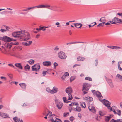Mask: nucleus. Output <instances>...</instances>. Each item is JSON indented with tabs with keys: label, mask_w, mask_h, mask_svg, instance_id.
I'll return each instance as SVG.
<instances>
[{
	"label": "nucleus",
	"mask_w": 122,
	"mask_h": 122,
	"mask_svg": "<svg viewBox=\"0 0 122 122\" xmlns=\"http://www.w3.org/2000/svg\"><path fill=\"white\" fill-rule=\"evenodd\" d=\"M12 35L14 37H18L21 41L27 40L30 38L28 33L25 31L14 32L12 33Z\"/></svg>",
	"instance_id": "1"
},
{
	"label": "nucleus",
	"mask_w": 122,
	"mask_h": 122,
	"mask_svg": "<svg viewBox=\"0 0 122 122\" xmlns=\"http://www.w3.org/2000/svg\"><path fill=\"white\" fill-rule=\"evenodd\" d=\"M49 120L52 122H62L60 119L56 118L55 116L50 113L47 115Z\"/></svg>",
	"instance_id": "2"
},
{
	"label": "nucleus",
	"mask_w": 122,
	"mask_h": 122,
	"mask_svg": "<svg viewBox=\"0 0 122 122\" xmlns=\"http://www.w3.org/2000/svg\"><path fill=\"white\" fill-rule=\"evenodd\" d=\"M55 101L56 105L59 109H61L63 106V103L61 102L59 100L56 98L55 99Z\"/></svg>",
	"instance_id": "3"
},
{
	"label": "nucleus",
	"mask_w": 122,
	"mask_h": 122,
	"mask_svg": "<svg viewBox=\"0 0 122 122\" xmlns=\"http://www.w3.org/2000/svg\"><path fill=\"white\" fill-rule=\"evenodd\" d=\"M109 22L112 24H115L116 23H122V20L116 17L112 19V21H110Z\"/></svg>",
	"instance_id": "4"
},
{
	"label": "nucleus",
	"mask_w": 122,
	"mask_h": 122,
	"mask_svg": "<svg viewBox=\"0 0 122 122\" xmlns=\"http://www.w3.org/2000/svg\"><path fill=\"white\" fill-rule=\"evenodd\" d=\"M91 87V85L88 83H83V85L82 91L84 90L88 91Z\"/></svg>",
	"instance_id": "5"
},
{
	"label": "nucleus",
	"mask_w": 122,
	"mask_h": 122,
	"mask_svg": "<svg viewBox=\"0 0 122 122\" xmlns=\"http://www.w3.org/2000/svg\"><path fill=\"white\" fill-rule=\"evenodd\" d=\"M58 56L59 58L62 59H65L67 57L65 53L61 51L58 53Z\"/></svg>",
	"instance_id": "6"
},
{
	"label": "nucleus",
	"mask_w": 122,
	"mask_h": 122,
	"mask_svg": "<svg viewBox=\"0 0 122 122\" xmlns=\"http://www.w3.org/2000/svg\"><path fill=\"white\" fill-rule=\"evenodd\" d=\"M40 68V66L39 64L34 65L32 67V70L33 71H37L39 70Z\"/></svg>",
	"instance_id": "7"
},
{
	"label": "nucleus",
	"mask_w": 122,
	"mask_h": 122,
	"mask_svg": "<svg viewBox=\"0 0 122 122\" xmlns=\"http://www.w3.org/2000/svg\"><path fill=\"white\" fill-rule=\"evenodd\" d=\"M92 92L95 96H97L98 98H100L102 97V95L100 92L98 91H96L94 90H92Z\"/></svg>",
	"instance_id": "8"
},
{
	"label": "nucleus",
	"mask_w": 122,
	"mask_h": 122,
	"mask_svg": "<svg viewBox=\"0 0 122 122\" xmlns=\"http://www.w3.org/2000/svg\"><path fill=\"white\" fill-rule=\"evenodd\" d=\"M101 102L103 103L104 105L107 107L108 108L110 106V103L108 101L105 99H103L102 100Z\"/></svg>",
	"instance_id": "9"
},
{
	"label": "nucleus",
	"mask_w": 122,
	"mask_h": 122,
	"mask_svg": "<svg viewBox=\"0 0 122 122\" xmlns=\"http://www.w3.org/2000/svg\"><path fill=\"white\" fill-rule=\"evenodd\" d=\"M0 116L4 118H10L8 115L7 114L2 112L0 113Z\"/></svg>",
	"instance_id": "10"
},
{
	"label": "nucleus",
	"mask_w": 122,
	"mask_h": 122,
	"mask_svg": "<svg viewBox=\"0 0 122 122\" xmlns=\"http://www.w3.org/2000/svg\"><path fill=\"white\" fill-rule=\"evenodd\" d=\"M3 40L4 41L10 42L11 41V38L6 36H4L3 38Z\"/></svg>",
	"instance_id": "11"
},
{
	"label": "nucleus",
	"mask_w": 122,
	"mask_h": 122,
	"mask_svg": "<svg viewBox=\"0 0 122 122\" xmlns=\"http://www.w3.org/2000/svg\"><path fill=\"white\" fill-rule=\"evenodd\" d=\"M43 64L44 66H50L51 65V63L49 61H46L43 62Z\"/></svg>",
	"instance_id": "12"
},
{
	"label": "nucleus",
	"mask_w": 122,
	"mask_h": 122,
	"mask_svg": "<svg viewBox=\"0 0 122 122\" xmlns=\"http://www.w3.org/2000/svg\"><path fill=\"white\" fill-rule=\"evenodd\" d=\"M58 92V88L56 87H53V89L51 90V93L53 94L56 93Z\"/></svg>",
	"instance_id": "13"
},
{
	"label": "nucleus",
	"mask_w": 122,
	"mask_h": 122,
	"mask_svg": "<svg viewBox=\"0 0 122 122\" xmlns=\"http://www.w3.org/2000/svg\"><path fill=\"white\" fill-rule=\"evenodd\" d=\"M14 65L19 69L22 70L23 69V67L21 63H16Z\"/></svg>",
	"instance_id": "14"
},
{
	"label": "nucleus",
	"mask_w": 122,
	"mask_h": 122,
	"mask_svg": "<svg viewBox=\"0 0 122 122\" xmlns=\"http://www.w3.org/2000/svg\"><path fill=\"white\" fill-rule=\"evenodd\" d=\"M66 92L68 94L71 93L72 92V90L71 87H69L66 88Z\"/></svg>",
	"instance_id": "15"
},
{
	"label": "nucleus",
	"mask_w": 122,
	"mask_h": 122,
	"mask_svg": "<svg viewBox=\"0 0 122 122\" xmlns=\"http://www.w3.org/2000/svg\"><path fill=\"white\" fill-rule=\"evenodd\" d=\"M106 80L108 83L109 85L111 87H114L113 85L112 84V80L110 79H107L106 78Z\"/></svg>",
	"instance_id": "16"
},
{
	"label": "nucleus",
	"mask_w": 122,
	"mask_h": 122,
	"mask_svg": "<svg viewBox=\"0 0 122 122\" xmlns=\"http://www.w3.org/2000/svg\"><path fill=\"white\" fill-rule=\"evenodd\" d=\"M32 43V41H27L26 42H22V44L24 46H28Z\"/></svg>",
	"instance_id": "17"
},
{
	"label": "nucleus",
	"mask_w": 122,
	"mask_h": 122,
	"mask_svg": "<svg viewBox=\"0 0 122 122\" xmlns=\"http://www.w3.org/2000/svg\"><path fill=\"white\" fill-rule=\"evenodd\" d=\"M74 24L75 26L78 28H80L82 26V24L81 23H75Z\"/></svg>",
	"instance_id": "18"
},
{
	"label": "nucleus",
	"mask_w": 122,
	"mask_h": 122,
	"mask_svg": "<svg viewBox=\"0 0 122 122\" xmlns=\"http://www.w3.org/2000/svg\"><path fill=\"white\" fill-rule=\"evenodd\" d=\"M41 8H47L49 9H51V7L49 5H40Z\"/></svg>",
	"instance_id": "19"
},
{
	"label": "nucleus",
	"mask_w": 122,
	"mask_h": 122,
	"mask_svg": "<svg viewBox=\"0 0 122 122\" xmlns=\"http://www.w3.org/2000/svg\"><path fill=\"white\" fill-rule=\"evenodd\" d=\"M85 43L83 42H77V41H75V42H70L69 43H66V44L67 45H68V44H76V43Z\"/></svg>",
	"instance_id": "20"
},
{
	"label": "nucleus",
	"mask_w": 122,
	"mask_h": 122,
	"mask_svg": "<svg viewBox=\"0 0 122 122\" xmlns=\"http://www.w3.org/2000/svg\"><path fill=\"white\" fill-rule=\"evenodd\" d=\"M122 122V119H120L115 120L114 119H112L111 120L110 122Z\"/></svg>",
	"instance_id": "21"
},
{
	"label": "nucleus",
	"mask_w": 122,
	"mask_h": 122,
	"mask_svg": "<svg viewBox=\"0 0 122 122\" xmlns=\"http://www.w3.org/2000/svg\"><path fill=\"white\" fill-rule=\"evenodd\" d=\"M13 119L15 122H19V121L20 122H23L22 120H20L19 118H18L16 117L13 118Z\"/></svg>",
	"instance_id": "22"
},
{
	"label": "nucleus",
	"mask_w": 122,
	"mask_h": 122,
	"mask_svg": "<svg viewBox=\"0 0 122 122\" xmlns=\"http://www.w3.org/2000/svg\"><path fill=\"white\" fill-rule=\"evenodd\" d=\"M115 107V106H113L112 107H111L110 106L109 107H108V109H110L111 111H112L114 112V114H116V111L113 108L114 107Z\"/></svg>",
	"instance_id": "23"
},
{
	"label": "nucleus",
	"mask_w": 122,
	"mask_h": 122,
	"mask_svg": "<svg viewBox=\"0 0 122 122\" xmlns=\"http://www.w3.org/2000/svg\"><path fill=\"white\" fill-rule=\"evenodd\" d=\"M89 110L90 111H91L94 113L96 112V111L94 107H92L90 106H89L88 107Z\"/></svg>",
	"instance_id": "24"
},
{
	"label": "nucleus",
	"mask_w": 122,
	"mask_h": 122,
	"mask_svg": "<svg viewBox=\"0 0 122 122\" xmlns=\"http://www.w3.org/2000/svg\"><path fill=\"white\" fill-rule=\"evenodd\" d=\"M19 85L20 86L22 87V88L23 89H26V84L24 83H23L21 84H19Z\"/></svg>",
	"instance_id": "25"
},
{
	"label": "nucleus",
	"mask_w": 122,
	"mask_h": 122,
	"mask_svg": "<svg viewBox=\"0 0 122 122\" xmlns=\"http://www.w3.org/2000/svg\"><path fill=\"white\" fill-rule=\"evenodd\" d=\"M36 30L38 31H40L42 30L43 31H44L46 29L44 28V26L40 27L39 28H36Z\"/></svg>",
	"instance_id": "26"
},
{
	"label": "nucleus",
	"mask_w": 122,
	"mask_h": 122,
	"mask_svg": "<svg viewBox=\"0 0 122 122\" xmlns=\"http://www.w3.org/2000/svg\"><path fill=\"white\" fill-rule=\"evenodd\" d=\"M117 78L118 79L121 81H122V76L118 74L116 76Z\"/></svg>",
	"instance_id": "27"
},
{
	"label": "nucleus",
	"mask_w": 122,
	"mask_h": 122,
	"mask_svg": "<svg viewBox=\"0 0 122 122\" xmlns=\"http://www.w3.org/2000/svg\"><path fill=\"white\" fill-rule=\"evenodd\" d=\"M85 60V58L83 57H78L77 58V60L78 61H82Z\"/></svg>",
	"instance_id": "28"
},
{
	"label": "nucleus",
	"mask_w": 122,
	"mask_h": 122,
	"mask_svg": "<svg viewBox=\"0 0 122 122\" xmlns=\"http://www.w3.org/2000/svg\"><path fill=\"white\" fill-rule=\"evenodd\" d=\"M63 99L64 102L65 103H68L69 102H70L66 100V97H63Z\"/></svg>",
	"instance_id": "29"
},
{
	"label": "nucleus",
	"mask_w": 122,
	"mask_h": 122,
	"mask_svg": "<svg viewBox=\"0 0 122 122\" xmlns=\"http://www.w3.org/2000/svg\"><path fill=\"white\" fill-rule=\"evenodd\" d=\"M116 111H117V112H116V114H117L119 116H120L121 114V111L120 110L117 109L116 110Z\"/></svg>",
	"instance_id": "30"
},
{
	"label": "nucleus",
	"mask_w": 122,
	"mask_h": 122,
	"mask_svg": "<svg viewBox=\"0 0 122 122\" xmlns=\"http://www.w3.org/2000/svg\"><path fill=\"white\" fill-rule=\"evenodd\" d=\"M68 99L69 100H71L73 98V97L72 95L71 94V93H69L68 94Z\"/></svg>",
	"instance_id": "31"
},
{
	"label": "nucleus",
	"mask_w": 122,
	"mask_h": 122,
	"mask_svg": "<svg viewBox=\"0 0 122 122\" xmlns=\"http://www.w3.org/2000/svg\"><path fill=\"white\" fill-rule=\"evenodd\" d=\"M29 8L30 10L32 9L35 8H41L40 5H39L37 6H33V7H29Z\"/></svg>",
	"instance_id": "32"
},
{
	"label": "nucleus",
	"mask_w": 122,
	"mask_h": 122,
	"mask_svg": "<svg viewBox=\"0 0 122 122\" xmlns=\"http://www.w3.org/2000/svg\"><path fill=\"white\" fill-rule=\"evenodd\" d=\"M80 106L81 107L85 108L86 107V105L85 102H83L81 103Z\"/></svg>",
	"instance_id": "33"
},
{
	"label": "nucleus",
	"mask_w": 122,
	"mask_h": 122,
	"mask_svg": "<svg viewBox=\"0 0 122 122\" xmlns=\"http://www.w3.org/2000/svg\"><path fill=\"white\" fill-rule=\"evenodd\" d=\"M105 121L106 122H108L109 121V120L110 119V117L109 116H105Z\"/></svg>",
	"instance_id": "34"
},
{
	"label": "nucleus",
	"mask_w": 122,
	"mask_h": 122,
	"mask_svg": "<svg viewBox=\"0 0 122 122\" xmlns=\"http://www.w3.org/2000/svg\"><path fill=\"white\" fill-rule=\"evenodd\" d=\"M34 60L32 59H31L28 62L30 64H32L34 63Z\"/></svg>",
	"instance_id": "35"
},
{
	"label": "nucleus",
	"mask_w": 122,
	"mask_h": 122,
	"mask_svg": "<svg viewBox=\"0 0 122 122\" xmlns=\"http://www.w3.org/2000/svg\"><path fill=\"white\" fill-rule=\"evenodd\" d=\"M29 10H30L29 7H28L26 8L25 9L22 10V11H27L28 12Z\"/></svg>",
	"instance_id": "36"
},
{
	"label": "nucleus",
	"mask_w": 122,
	"mask_h": 122,
	"mask_svg": "<svg viewBox=\"0 0 122 122\" xmlns=\"http://www.w3.org/2000/svg\"><path fill=\"white\" fill-rule=\"evenodd\" d=\"M57 8V7L56 6H51V9H50L54 10H55V9H56Z\"/></svg>",
	"instance_id": "37"
},
{
	"label": "nucleus",
	"mask_w": 122,
	"mask_h": 122,
	"mask_svg": "<svg viewBox=\"0 0 122 122\" xmlns=\"http://www.w3.org/2000/svg\"><path fill=\"white\" fill-rule=\"evenodd\" d=\"M85 79L86 80H88L90 81H91L92 80V79L89 77H86L85 78Z\"/></svg>",
	"instance_id": "38"
},
{
	"label": "nucleus",
	"mask_w": 122,
	"mask_h": 122,
	"mask_svg": "<svg viewBox=\"0 0 122 122\" xmlns=\"http://www.w3.org/2000/svg\"><path fill=\"white\" fill-rule=\"evenodd\" d=\"M105 20L104 17H102L99 20V21L101 22H105Z\"/></svg>",
	"instance_id": "39"
},
{
	"label": "nucleus",
	"mask_w": 122,
	"mask_h": 122,
	"mask_svg": "<svg viewBox=\"0 0 122 122\" xmlns=\"http://www.w3.org/2000/svg\"><path fill=\"white\" fill-rule=\"evenodd\" d=\"M46 91L47 92L51 93V90L49 87H47L46 89Z\"/></svg>",
	"instance_id": "40"
},
{
	"label": "nucleus",
	"mask_w": 122,
	"mask_h": 122,
	"mask_svg": "<svg viewBox=\"0 0 122 122\" xmlns=\"http://www.w3.org/2000/svg\"><path fill=\"white\" fill-rule=\"evenodd\" d=\"M86 99L88 100H89L90 101H92L93 99L92 97H86Z\"/></svg>",
	"instance_id": "41"
},
{
	"label": "nucleus",
	"mask_w": 122,
	"mask_h": 122,
	"mask_svg": "<svg viewBox=\"0 0 122 122\" xmlns=\"http://www.w3.org/2000/svg\"><path fill=\"white\" fill-rule=\"evenodd\" d=\"M3 50H4V51H2V53H4V54H6L7 52V50L6 49H5V48H4L3 49Z\"/></svg>",
	"instance_id": "42"
},
{
	"label": "nucleus",
	"mask_w": 122,
	"mask_h": 122,
	"mask_svg": "<svg viewBox=\"0 0 122 122\" xmlns=\"http://www.w3.org/2000/svg\"><path fill=\"white\" fill-rule=\"evenodd\" d=\"M75 110L76 111L78 112H80L81 110V108L79 106H77V109H76Z\"/></svg>",
	"instance_id": "43"
},
{
	"label": "nucleus",
	"mask_w": 122,
	"mask_h": 122,
	"mask_svg": "<svg viewBox=\"0 0 122 122\" xmlns=\"http://www.w3.org/2000/svg\"><path fill=\"white\" fill-rule=\"evenodd\" d=\"M24 68L25 69H27L29 70L30 69V67L28 64H27L25 66Z\"/></svg>",
	"instance_id": "44"
},
{
	"label": "nucleus",
	"mask_w": 122,
	"mask_h": 122,
	"mask_svg": "<svg viewBox=\"0 0 122 122\" xmlns=\"http://www.w3.org/2000/svg\"><path fill=\"white\" fill-rule=\"evenodd\" d=\"M69 110L70 112H71L72 110H73V106H71L69 108Z\"/></svg>",
	"instance_id": "45"
},
{
	"label": "nucleus",
	"mask_w": 122,
	"mask_h": 122,
	"mask_svg": "<svg viewBox=\"0 0 122 122\" xmlns=\"http://www.w3.org/2000/svg\"><path fill=\"white\" fill-rule=\"evenodd\" d=\"M64 76L65 77H66V76H69V74L68 72H65L64 74Z\"/></svg>",
	"instance_id": "46"
},
{
	"label": "nucleus",
	"mask_w": 122,
	"mask_h": 122,
	"mask_svg": "<svg viewBox=\"0 0 122 122\" xmlns=\"http://www.w3.org/2000/svg\"><path fill=\"white\" fill-rule=\"evenodd\" d=\"M47 72V71H43L42 75L43 76H45L46 74V73Z\"/></svg>",
	"instance_id": "47"
},
{
	"label": "nucleus",
	"mask_w": 122,
	"mask_h": 122,
	"mask_svg": "<svg viewBox=\"0 0 122 122\" xmlns=\"http://www.w3.org/2000/svg\"><path fill=\"white\" fill-rule=\"evenodd\" d=\"M69 114V113L68 112L67 113H64L63 114V116L64 117H66Z\"/></svg>",
	"instance_id": "48"
},
{
	"label": "nucleus",
	"mask_w": 122,
	"mask_h": 122,
	"mask_svg": "<svg viewBox=\"0 0 122 122\" xmlns=\"http://www.w3.org/2000/svg\"><path fill=\"white\" fill-rule=\"evenodd\" d=\"M118 68L120 70H122V69L121 68L120 66V65L119 64H118ZM121 65H122V63L121 64ZM121 67L122 68V66H121Z\"/></svg>",
	"instance_id": "49"
},
{
	"label": "nucleus",
	"mask_w": 122,
	"mask_h": 122,
	"mask_svg": "<svg viewBox=\"0 0 122 122\" xmlns=\"http://www.w3.org/2000/svg\"><path fill=\"white\" fill-rule=\"evenodd\" d=\"M74 119V118L73 116H71L70 118V120L71 122L73 121Z\"/></svg>",
	"instance_id": "50"
},
{
	"label": "nucleus",
	"mask_w": 122,
	"mask_h": 122,
	"mask_svg": "<svg viewBox=\"0 0 122 122\" xmlns=\"http://www.w3.org/2000/svg\"><path fill=\"white\" fill-rule=\"evenodd\" d=\"M121 49V48L120 47L115 46L114 49H115L118 50L120 49Z\"/></svg>",
	"instance_id": "51"
},
{
	"label": "nucleus",
	"mask_w": 122,
	"mask_h": 122,
	"mask_svg": "<svg viewBox=\"0 0 122 122\" xmlns=\"http://www.w3.org/2000/svg\"><path fill=\"white\" fill-rule=\"evenodd\" d=\"M8 65L9 66L11 67L14 68L15 67L12 64H8Z\"/></svg>",
	"instance_id": "52"
},
{
	"label": "nucleus",
	"mask_w": 122,
	"mask_h": 122,
	"mask_svg": "<svg viewBox=\"0 0 122 122\" xmlns=\"http://www.w3.org/2000/svg\"><path fill=\"white\" fill-rule=\"evenodd\" d=\"M58 64L56 62H55L54 63V67L55 68L56 66H58Z\"/></svg>",
	"instance_id": "53"
},
{
	"label": "nucleus",
	"mask_w": 122,
	"mask_h": 122,
	"mask_svg": "<svg viewBox=\"0 0 122 122\" xmlns=\"http://www.w3.org/2000/svg\"><path fill=\"white\" fill-rule=\"evenodd\" d=\"M99 115L101 116H103L104 115V114L101 111L99 112Z\"/></svg>",
	"instance_id": "54"
},
{
	"label": "nucleus",
	"mask_w": 122,
	"mask_h": 122,
	"mask_svg": "<svg viewBox=\"0 0 122 122\" xmlns=\"http://www.w3.org/2000/svg\"><path fill=\"white\" fill-rule=\"evenodd\" d=\"M75 21V20H74V21H70L69 22H67L66 24V26L68 25L69 24V22H74Z\"/></svg>",
	"instance_id": "55"
},
{
	"label": "nucleus",
	"mask_w": 122,
	"mask_h": 122,
	"mask_svg": "<svg viewBox=\"0 0 122 122\" xmlns=\"http://www.w3.org/2000/svg\"><path fill=\"white\" fill-rule=\"evenodd\" d=\"M60 23L58 22H57L55 24V25H57V27H60V25H59Z\"/></svg>",
	"instance_id": "56"
},
{
	"label": "nucleus",
	"mask_w": 122,
	"mask_h": 122,
	"mask_svg": "<svg viewBox=\"0 0 122 122\" xmlns=\"http://www.w3.org/2000/svg\"><path fill=\"white\" fill-rule=\"evenodd\" d=\"M10 79H12L13 77V75L12 74H11L8 75Z\"/></svg>",
	"instance_id": "57"
},
{
	"label": "nucleus",
	"mask_w": 122,
	"mask_h": 122,
	"mask_svg": "<svg viewBox=\"0 0 122 122\" xmlns=\"http://www.w3.org/2000/svg\"><path fill=\"white\" fill-rule=\"evenodd\" d=\"M105 23V22H102L101 23L99 24L100 26H103L104 25V23Z\"/></svg>",
	"instance_id": "58"
},
{
	"label": "nucleus",
	"mask_w": 122,
	"mask_h": 122,
	"mask_svg": "<svg viewBox=\"0 0 122 122\" xmlns=\"http://www.w3.org/2000/svg\"><path fill=\"white\" fill-rule=\"evenodd\" d=\"M5 27L6 28V31L9 30V29H10L9 27L7 26H5Z\"/></svg>",
	"instance_id": "59"
},
{
	"label": "nucleus",
	"mask_w": 122,
	"mask_h": 122,
	"mask_svg": "<svg viewBox=\"0 0 122 122\" xmlns=\"http://www.w3.org/2000/svg\"><path fill=\"white\" fill-rule=\"evenodd\" d=\"M0 78L2 79H4V80L5 81H6V78L4 77L1 76L0 77Z\"/></svg>",
	"instance_id": "60"
},
{
	"label": "nucleus",
	"mask_w": 122,
	"mask_h": 122,
	"mask_svg": "<svg viewBox=\"0 0 122 122\" xmlns=\"http://www.w3.org/2000/svg\"><path fill=\"white\" fill-rule=\"evenodd\" d=\"M59 49L58 47L56 46V47L54 49V50H55V51H58L59 50Z\"/></svg>",
	"instance_id": "61"
},
{
	"label": "nucleus",
	"mask_w": 122,
	"mask_h": 122,
	"mask_svg": "<svg viewBox=\"0 0 122 122\" xmlns=\"http://www.w3.org/2000/svg\"><path fill=\"white\" fill-rule=\"evenodd\" d=\"M80 65L78 64H75L73 66V68L76 67L77 66H80Z\"/></svg>",
	"instance_id": "62"
},
{
	"label": "nucleus",
	"mask_w": 122,
	"mask_h": 122,
	"mask_svg": "<svg viewBox=\"0 0 122 122\" xmlns=\"http://www.w3.org/2000/svg\"><path fill=\"white\" fill-rule=\"evenodd\" d=\"M74 79H75L74 78H73L72 77H71L70 79V82H71L73 81Z\"/></svg>",
	"instance_id": "63"
},
{
	"label": "nucleus",
	"mask_w": 122,
	"mask_h": 122,
	"mask_svg": "<svg viewBox=\"0 0 122 122\" xmlns=\"http://www.w3.org/2000/svg\"><path fill=\"white\" fill-rule=\"evenodd\" d=\"M78 116L80 119H81V118L82 116L81 114L79 113L78 114Z\"/></svg>",
	"instance_id": "64"
}]
</instances>
